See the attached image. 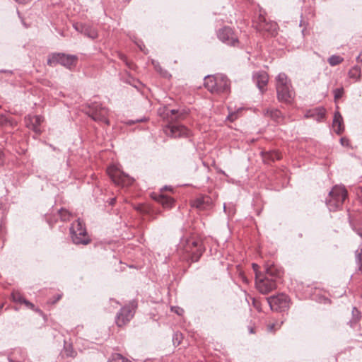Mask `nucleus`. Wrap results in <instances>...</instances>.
Returning a JSON list of instances; mask_svg holds the SVG:
<instances>
[{"instance_id":"49","label":"nucleus","mask_w":362,"mask_h":362,"mask_svg":"<svg viewBox=\"0 0 362 362\" xmlns=\"http://www.w3.org/2000/svg\"><path fill=\"white\" fill-rule=\"evenodd\" d=\"M242 279H243V281L245 282V284L248 283V280L245 276H243Z\"/></svg>"},{"instance_id":"8","label":"nucleus","mask_w":362,"mask_h":362,"mask_svg":"<svg viewBox=\"0 0 362 362\" xmlns=\"http://www.w3.org/2000/svg\"><path fill=\"white\" fill-rule=\"evenodd\" d=\"M267 301L272 310L282 312L289 307L288 296L284 293L270 296L267 298Z\"/></svg>"},{"instance_id":"36","label":"nucleus","mask_w":362,"mask_h":362,"mask_svg":"<svg viewBox=\"0 0 362 362\" xmlns=\"http://www.w3.org/2000/svg\"><path fill=\"white\" fill-rule=\"evenodd\" d=\"M343 93H344V88H339L334 89V99L335 100L339 99L340 98H341Z\"/></svg>"},{"instance_id":"19","label":"nucleus","mask_w":362,"mask_h":362,"mask_svg":"<svg viewBox=\"0 0 362 362\" xmlns=\"http://www.w3.org/2000/svg\"><path fill=\"white\" fill-rule=\"evenodd\" d=\"M325 109L319 107L313 110H308L305 114V117L313 118L317 122H321L325 116Z\"/></svg>"},{"instance_id":"30","label":"nucleus","mask_w":362,"mask_h":362,"mask_svg":"<svg viewBox=\"0 0 362 362\" xmlns=\"http://www.w3.org/2000/svg\"><path fill=\"white\" fill-rule=\"evenodd\" d=\"M110 362H132L119 354H115L112 356Z\"/></svg>"},{"instance_id":"44","label":"nucleus","mask_w":362,"mask_h":362,"mask_svg":"<svg viewBox=\"0 0 362 362\" xmlns=\"http://www.w3.org/2000/svg\"><path fill=\"white\" fill-rule=\"evenodd\" d=\"M252 268H253V269H254V271H255V274H256L257 273H259V272H258L259 266H258L257 264L253 263V264H252Z\"/></svg>"},{"instance_id":"22","label":"nucleus","mask_w":362,"mask_h":362,"mask_svg":"<svg viewBox=\"0 0 362 362\" xmlns=\"http://www.w3.org/2000/svg\"><path fill=\"white\" fill-rule=\"evenodd\" d=\"M333 127L335 133L337 134H341L344 131L343 119L339 112L334 113Z\"/></svg>"},{"instance_id":"56","label":"nucleus","mask_w":362,"mask_h":362,"mask_svg":"<svg viewBox=\"0 0 362 362\" xmlns=\"http://www.w3.org/2000/svg\"><path fill=\"white\" fill-rule=\"evenodd\" d=\"M1 308H2V305L0 306V310H1Z\"/></svg>"},{"instance_id":"10","label":"nucleus","mask_w":362,"mask_h":362,"mask_svg":"<svg viewBox=\"0 0 362 362\" xmlns=\"http://www.w3.org/2000/svg\"><path fill=\"white\" fill-rule=\"evenodd\" d=\"M165 134L172 138H188L191 136V131L185 126L181 124H168L164 128Z\"/></svg>"},{"instance_id":"20","label":"nucleus","mask_w":362,"mask_h":362,"mask_svg":"<svg viewBox=\"0 0 362 362\" xmlns=\"http://www.w3.org/2000/svg\"><path fill=\"white\" fill-rule=\"evenodd\" d=\"M211 204V199L209 197H200L195 199L192 202V206L196 207L201 210H204L207 207L210 206Z\"/></svg>"},{"instance_id":"47","label":"nucleus","mask_w":362,"mask_h":362,"mask_svg":"<svg viewBox=\"0 0 362 362\" xmlns=\"http://www.w3.org/2000/svg\"><path fill=\"white\" fill-rule=\"evenodd\" d=\"M62 298V295L61 294H59L57 295V298H56V300L52 302V303H55L57 301H58L60 298Z\"/></svg>"},{"instance_id":"27","label":"nucleus","mask_w":362,"mask_h":362,"mask_svg":"<svg viewBox=\"0 0 362 362\" xmlns=\"http://www.w3.org/2000/svg\"><path fill=\"white\" fill-rule=\"evenodd\" d=\"M348 74L351 78H354L356 81H358L361 78V69L358 66H354L349 70Z\"/></svg>"},{"instance_id":"29","label":"nucleus","mask_w":362,"mask_h":362,"mask_svg":"<svg viewBox=\"0 0 362 362\" xmlns=\"http://www.w3.org/2000/svg\"><path fill=\"white\" fill-rule=\"evenodd\" d=\"M344 59L342 57H341L340 56H338V55H332L329 59H328V63L331 65V66H336L340 63H341L343 62Z\"/></svg>"},{"instance_id":"43","label":"nucleus","mask_w":362,"mask_h":362,"mask_svg":"<svg viewBox=\"0 0 362 362\" xmlns=\"http://www.w3.org/2000/svg\"><path fill=\"white\" fill-rule=\"evenodd\" d=\"M4 163V154L1 150H0V165Z\"/></svg>"},{"instance_id":"16","label":"nucleus","mask_w":362,"mask_h":362,"mask_svg":"<svg viewBox=\"0 0 362 362\" xmlns=\"http://www.w3.org/2000/svg\"><path fill=\"white\" fill-rule=\"evenodd\" d=\"M214 93H226L230 89V82L226 76L217 74V83H216Z\"/></svg>"},{"instance_id":"12","label":"nucleus","mask_w":362,"mask_h":362,"mask_svg":"<svg viewBox=\"0 0 362 362\" xmlns=\"http://www.w3.org/2000/svg\"><path fill=\"white\" fill-rule=\"evenodd\" d=\"M89 115L95 122L105 123L107 125L109 124V120L107 118L108 110L99 104H95L92 107Z\"/></svg>"},{"instance_id":"15","label":"nucleus","mask_w":362,"mask_h":362,"mask_svg":"<svg viewBox=\"0 0 362 362\" xmlns=\"http://www.w3.org/2000/svg\"><path fill=\"white\" fill-rule=\"evenodd\" d=\"M188 110L186 109L170 110L166 113V117L170 122L182 120L188 115Z\"/></svg>"},{"instance_id":"37","label":"nucleus","mask_w":362,"mask_h":362,"mask_svg":"<svg viewBox=\"0 0 362 362\" xmlns=\"http://www.w3.org/2000/svg\"><path fill=\"white\" fill-rule=\"evenodd\" d=\"M281 324H282V322H281L280 324H279V323L269 324L267 325V330L269 331V332L274 331V330L280 328Z\"/></svg>"},{"instance_id":"28","label":"nucleus","mask_w":362,"mask_h":362,"mask_svg":"<svg viewBox=\"0 0 362 362\" xmlns=\"http://www.w3.org/2000/svg\"><path fill=\"white\" fill-rule=\"evenodd\" d=\"M152 64L157 72L164 77L168 76L169 74L167 71L163 70L160 65L159 62L156 60H152Z\"/></svg>"},{"instance_id":"32","label":"nucleus","mask_w":362,"mask_h":362,"mask_svg":"<svg viewBox=\"0 0 362 362\" xmlns=\"http://www.w3.org/2000/svg\"><path fill=\"white\" fill-rule=\"evenodd\" d=\"M60 218L63 221H67L69 220L71 214L66 209H62L59 211Z\"/></svg>"},{"instance_id":"7","label":"nucleus","mask_w":362,"mask_h":362,"mask_svg":"<svg viewBox=\"0 0 362 362\" xmlns=\"http://www.w3.org/2000/svg\"><path fill=\"white\" fill-rule=\"evenodd\" d=\"M136 303L132 301L129 305L122 307L116 317V324L118 327H122L129 322L134 315Z\"/></svg>"},{"instance_id":"46","label":"nucleus","mask_w":362,"mask_h":362,"mask_svg":"<svg viewBox=\"0 0 362 362\" xmlns=\"http://www.w3.org/2000/svg\"><path fill=\"white\" fill-rule=\"evenodd\" d=\"M163 189H166V190H167V189H168V190H172V188H171L170 187L165 186L163 188H162V189H160V193L163 194Z\"/></svg>"},{"instance_id":"3","label":"nucleus","mask_w":362,"mask_h":362,"mask_svg":"<svg viewBox=\"0 0 362 362\" xmlns=\"http://www.w3.org/2000/svg\"><path fill=\"white\" fill-rule=\"evenodd\" d=\"M347 194L348 192L344 186L335 185L333 187L326 199V204L329 210L335 211L340 209L347 197Z\"/></svg>"},{"instance_id":"42","label":"nucleus","mask_w":362,"mask_h":362,"mask_svg":"<svg viewBox=\"0 0 362 362\" xmlns=\"http://www.w3.org/2000/svg\"><path fill=\"white\" fill-rule=\"evenodd\" d=\"M137 46L139 47L140 50L144 52L145 54H146V52L145 50V45L143 44L142 42H136Z\"/></svg>"},{"instance_id":"26","label":"nucleus","mask_w":362,"mask_h":362,"mask_svg":"<svg viewBox=\"0 0 362 362\" xmlns=\"http://www.w3.org/2000/svg\"><path fill=\"white\" fill-rule=\"evenodd\" d=\"M361 317V312L356 307H354L352 309V318L349 321L351 327H354L360 320Z\"/></svg>"},{"instance_id":"34","label":"nucleus","mask_w":362,"mask_h":362,"mask_svg":"<svg viewBox=\"0 0 362 362\" xmlns=\"http://www.w3.org/2000/svg\"><path fill=\"white\" fill-rule=\"evenodd\" d=\"M12 298L13 301L22 303L23 300H24V298L19 292H13L12 293Z\"/></svg>"},{"instance_id":"4","label":"nucleus","mask_w":362,"mask_h":362,"mask_svg":"<svg viewBox=\"0 0 362 362\" xmlns=\"http://www.w3.org/2000/svg\"><path fill=\"white\" fill-rule=\"evenodd\" d=\"M70 234L73 243L76 245H87L90 242L84 223L80 218L72 223L70 228Z\"/></svg>"},{"instance_id":"5","label":"nucleus","mask_w":362,"mask_h":362,"mask_svg":"<svg viewBox=\"0 0 362 362\" xmlns=\"http://www.w3.org/2000/svg\"><path fill=\"white\" fill-rule=\"evenodd\" d=\"M78 57L74 54H66L64 53H52L49 55L47 64L50 66H54L57 64H61L64 67L71 69L75 66Z\"/></svg>"},{"instance_id":"21","label":"nucleus","mask_w":362,"mask_h":362,"mask_svg":"<svg viewBox=\"0 0 362 362\" xmlns=\"http://www.w3.org/2000/svg\"><path fill=\"white\" fill-rule=\"evenodd\" d=\"M262 114L264 117H270L276 122H281L283 120L281 112L274 108H267L263 110Z\"/></svg>"},{"instance_id":"50","label":"nucleus","mask_w":362,"mask_h":362,"mask_svg":"<svg viewBox=\"0 0 362 362\" xmlns=\"http://www.w3.org/2000/svg\"><path fill=\"white\" fill-rule=\"evenodd\" d=\"M357 233H358V235L361 238H362V230H358Z\"/></svg>"},{"instance_id":"17","label":"nucleus","mask_w":362,"mask_h":362,"mask_svg":"<svg viewBox=\"0 0 362 362\" xmlns=\"http://www.w3.org/2000/svg\"><path fill=\"white\" fill-rule=\"evenodd\" d=\"M151 197L165 209H170L174 204V199L173 198L162 193L153 192L151 194Z\"/></svg>"},{"instance_id":"51","label":"nucleus","mask_w":362,"mask_h":362,"mask_svg":"<svg viewBox=\"0 0 362 362\" xmlns=\"http://www.w3.org/2000/svg\"><path fill=\"white\" fill-rule=\"evenodd\" d=\"M115 202V198H113V199H111V201H110V204L112 205V204H114Z\"/></svg>"},{"instance_id":"11","label":"nucleus","mask_w":362,"mask_h":362,"mask_svg":"<svg viewBox=\"0 0 362 362\" xmlns=\"http://www.w3.org/2000/svg\"><path fill=\"white\" fill-rule=\"evenodd\" d=\"M217 36L221 42L230 46H236L239 43L237 35L229 26H224L220 29Z\"/></svg>"},{"instance_id":"40","label":"nucleus","mask_w":362,"mask_h":362,"mask_svg":"<svg viewBox=\"0 0 362 362\" xmlns=\"http://www.w3.org/2000/svg\"><path fill=\"white\" fill-rule=\"evenodd\" d=\"M340 143L344 146H348L349 145V139L345 137H342L340 139Z\"/></svg>"},{"instance_id":"9","label":"nucleus","mask_w":362,"mask_h":362,"mask_svg":"<svg viewBox=\"0 0 362 362\" xmlns=\"http://www.w3.org/2000/svg\"><path fill=\"white\" fill-rule=\"evenodd\" d=\"M186 252L191 256L192 262H197L205 250L202 243L199 240H189L185 247Z\"/></svg>"},{"instance_id":"6","label":"nucleus","mask_w":362,"mask_h":362,"mask_svg":"<svg viewBox=\"0 0 362 362\" xmlns=\"http://www.w3.org/2000/svg\"><path fill=\"white\" fill-rule=\"evenodd\" d=\"M107 173L112 180L117 185L122 187L129 186L134 182V179L129 175L113 166L108 168Z\"/></svg>"},{"instance_id":"2","label":"nucleus","mask_w":362,"mask_h":362,"mask_svg":"<svg viewBox=\"0 0 362 362\" xmlns=\"http://www.w3.org/2000/svg\"><path fill=\"white\" fill-rule=\"evenodd\" d=\"M276 88L278 100L281 102L291 103L295 95L290 80L284 73H280L276 78Z\"/></svg>"},{"instance_id":"38","label":"nucleus","mask_w":362,"mask_h":362,"mask_svg":"<svg viewBox=\"0 0 362 362\" xmlns=\"http://www.w3.org/2000/svg\"><path fill=\"white\" fill-rule=\"evenodd\" d=\"M8 122V119L6 115L0 114V126H3Z\"/></svg>"},{"instance_id":"48","label":"nucleus","mask_w":362,"mask_h":362,"mask_svg":"<svg viewBox=\"0 0 362 362\" xmlns=\"http://www.w3.org/2000/svg\"><path fill=\"white\" fill-rule=\"evenodd\" d=\"M356 60L359 62H362V56H361V54H360L357 58H356Z\"/></svg>"},{"instance_id":"45","label":"nucleus","mask_w":362,"mask_h":362,"mask_svg":"<svg viewBox=\"0 0 362 362\" xmlns=\"http://www.w3.org/2000/svg\"><path fill=\"white\" fill-rule=\"evenodd\" d=\"M15 1L19 4H27L30 1H31L32 0H15Z\"/></svg>"},{"instance_id":"52","label":"nucleus","mask_w":362,"mask_h":362,"mask_svg":"<svg viewBox=\"0 0 362 362\" xmlns=\"http://www.w3.org/2000/svg\"><path fill=\"white\" fill-rule=\"evenodd\" d=\"M250 333H254L253 328H250Z\"/></svg>"},{"instance_id":"25","label":"nucleus","mask_w":362,"mask_h":362,"mask_svg":"<svg viewBox=\"0 0 362 362\" xmlns=\"http://www.w3.org/2000/svg\"><path fill=\"white\" fill-rule=\"evenodd\" d=\"M62 354L63 356L72 358L75 357L76 355V353L74 350L72 345L71 344H67L66 341H64V349Z\"/></svg>"},{"instance_id":"18","label":"nucleus","mask_w":362,"mask_h":362,"mask_svg":"<svg viewBox=\"0 0 362 362\" xmlns=\"http://www.w3.org/2000/svg\"><path fill=\"white\" fill-rule=\"evenodd\" d=\"M253 78L258 88L261 91H263L269 81V76L267 74L263 71L257 72L254 74Z\"/></svg>"},{"instance_id":"14","label":"nucleus","mask_w":362,"mask_h":362,"mask_svg":"<svg viewBox=\"0 0 362 362\" xmlns=\"http://www.w3.org/2000/svg\"><path fill=\"white\" fill-rule=\"evenodd\" d=\"M74 29L91 39L98 37V31L93 24H72Z\"/></svg>"},{"instance_id":"33","label":"nucleus","mask_w":362,"mask_h":362,"mask_svg":"<svg viewBox=\"0 0 362 362\" xmlns=\"http://www.w3.org/2000/svg\"><path fill=\"white\" fill-rule=\"evenodd\" d=\"M182 339V335L181 333H180V332L175 333L173 337V342L174 346H176L180 345L181 343Z\"/></svg>"},{"instance_id":"55","label":"nucleus","mask_w":362,"mask_h":362,"mask_svg":"<svg viewBox=\"0 0 362 362\" xmlns=\"http://www.w3.org/2000/svg\"><path fill=\"white\" fill-rule=\"evenodd\" d=\"M223 209L226 210V205L223 206Z\"/></svg>"},{"instance_id":"54","label":"nucleus","mask_w":362,"mask_h":362,"mask_svg":"<svg viewBox=\"0 0 362 362\" xmlns=\"http://www.w3.org/2000/svg\"><path fill=\"white\" fill-rule=\"evenodd\" d=\"M300 23H303V19H301V20H300Z\"/></svg>"},{"instance_id":"53","label":"nucleus","mask_w":362,"mask_h":362,"mask_svg":"<svg viewBox=\"0 0 362 362\" xmlns=\"http://www.w3.org/2000/svg\"><path fill=\"white\" fill-rule=\"evenodd\" d=\"M16 351H17L18 352L21 353V349H17Z\"/></svg>"},{"instance_id":"1","label":"nucleus","mask_w":362,"mask_h":362,"mask_svg":"<svg viewBox=\"0 0 362 362\" xmlns=\"http://www.w3.org/2000/svg\"><path fill=\"white\" fill-rule=\"evenodd\" d=\"M281 272L274 264H267L264 275L256 274V287L262 293H268L276 288L277 280L281 277Z\"/></svg>"},{"instance_id":"13","label":"nucleus","mask_w":362,"mask_h":362,"mask_svg":"<svg viewBox=\"0 0 362 362\" xmlns=\"http://www.w3.org/2000/svg\"><path fill=\"white\" fill-rule=\"evenodd\" d=\"M42 122L43 117L40 115H28L25 117L26 127L37 134L41 133L40 126Z\"/></svg>"},{"instance_id":"41","label":"nucleus","mask_w":362,"mask_h":362,"mask_svg":"<svg viewBox=\"0 0 362 362\" xmlns=\"http://www.w3.org/2000/svg\"><path fill=\"white\" fill-rule=\"evenodd\" d=\"M22 303L25 304L28 308H29L30 309H34V305L32 303H30V301H28L26 299H25V298L23 300Z\"/></svg>"},{"instance_id":"35","label":"nucleus","mask_w":362,"mask_h":362,"mask_svg":"<svg viewBox=\"0 0 362 362\" xmlns=\"http://www.w3.org/2000/svg\"><path fill=\"white\" fill-rule=\"evenodd\" d=\"M118 56H119V58L122 62H124L126 64V65H127L129 69H133V68H134V64H133L132 62H129V61L127 60V57H126L124 54H122V53H119Z\"/></svg>"},{"instance_id":"31","label":"nucleus","mask_w":362,"mask_h":362,"mask_svg":"<svg viewBox=\"0 0 362 362\" xmlns=\"http://www.w3.org/2000/svg\"><path fill=\"white\" fill-rule=\"evenodd\" d=\"M356 262L358 269L362 272V249L356 251Z\"/></svg>"},{"instance_id":"39","label":"nucleus","mask_w":362,"mask_h":362,"mask_svg":"<svg viewBox=\"0 0 362 362\" xmlns=\"http://www.w3.org/2000/svg\"><path fill=\"white\" fill-rule=\"evenodd\" d=\"M171 310L177 313L178 315H182L184 313L183 309L179 307H172Z\"/></svg>"},{"instance_id":"23","label":"nucleus","mask_w":362,"mask_h":362,"mask_svg":"<svg viewBox=\"0 0 362 362\" xmlns=\"http://www.w3.org/2000/svg\"><path fill=\"white\" fill-rule=\"evenodd\" d=\"M262 156L264 162L265 163L274 162L276 160L281 159V153L275 150L262 152Z\"/></svg>"},{"instance_id":"24","label":"nucleus","mask_w":362,"mask_h":362,"mask_svg":"<svg viewBox=\"0 0 362 362\" xmlns=\"http://www.w3.org/2000/svg\"><path fill=\"white\" fill-rule=\"evenodd\" d=\"M216 83H217V75L207 76L204 78V86L211 93H214Z\"/></svg>"}]
</instances>
